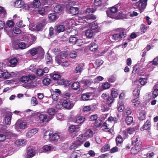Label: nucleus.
I'll return each instance as SVG.
<instances>
[{"label":"nucleus","instance_id":"34","mask_svg":"<svg viewBox=\"0 0 158 158\" xmlns=\"http://www.w3.org/2000/svg\"><path fill=\"white\" fill-rule=\"evenodd\" d=\"M52 133L48 131H46L44 134V138L45 140H49L50 141V138Z\"/></svg>","mask_w":158,"mask_h":158},{"label":"nucleus","instance_id":"41","mask_svg":"<svg viewBox=\"0 0 158 158\" xmlns=\"http://www.w3.org/2000/svg\"><path fill=\"white\" fill-rule=\"evenodd\" d=\"M72 89L74 90H77L80 87V84L79 82L77 81L74 82L72 85Z\"/></svg>","mask_w":158,"mask_h":158},{"label":"nucleus","instance_id":"62","mask_svg":"<svg viewBox=\"0 0 158 158\" xmlns=\"http://www.w3.org/2000/svg\"><path fill=\"white\" fill-rule=\"evenodd\" d=\"M103 61L101 60H97L95 62V64L96 65L97 67L99 66L103 63Z\"/></svg>","mask_w":158,"mask_h":158},{"label":"nucleus","instance_id":"50","mask_svg":"<svg viewBox=\"0 0 158 158\" xmlns=\"http://www.w3.org/2000/svg\"><path fill=\"white\" fill-rule=\"evenodd\" d=\"M20 129H24L27 126V123L25 122L19 124L18 126Z\"/></svg>","mask_w":158,"mask_h":158},{"label":"nucleus","instance_id":"57","mask_svg":"<svg viewBox=\"0 0 158 158\" xmlns=\"http://www.w3.org/2000/svg\"><path fill=\"white\" fill-rule=\"evenodd\" d=\"M153 96L154 98H156L158 95V89L153 87Z\"/></svg>","mask_w":158,"mask_h":158},{"label":"nucleus","instance_id":"7","mask_svg":"<svg viewBox=\"0 0 158 158\" xmlns=\"http://www.w3.org/2000/svg\"><path fill=\"white\" fill-rule=\"evenodd\" d=\"M61 95L60 90L59 89H56L52 94V98L54 101H56L59 98V96Z\"/></svg>","mask_w":158,"mask_h":158},{"label":"nucleus","instance_id":"4","mask_svg":"<svg viewBox=\"0 0 158 158\" xmlns=\"http://www.w3.org/2000/svg\"><path fill=\"white\" fill-rule=\"evenodd\" d=\"M121 5L122 6V4L119 3L114 6L109 8V11H110V13L109 12V18L115 19L117 17L116 14L117 12L118 8H121Z\"/></svg>","mask_w":158,"mask_h":158},{"label":"nucleus","instance_id":"48","mask_svg":"<svg viewBox=\"0 0 158 158\" xmlns=\"http://www.w3.org/2000/svg\"><path fill=\"white\" fill-rule=\"evenodd\" d=\"M131 101L132 103H134V106L135 107H138L140 103V102L139 101L138 99H132Z\"/></svg>","mask_w":158,"mask_h":158},{"label":"nucleus","instance_id":"27","mask_svg":"<svg viewBox=\"0 0 158 158\" xmlns=\"http://www.w3.org/2000/svg\"><path fill=\"white\" fill-rule=\"evenodd\" d=\"M75 121L74 122L78 123L81 124L83 123L85 120V118L83 116H78L76 118Z\"/></svg>","mask_w":158,"mask_h":158},{"label":"nucleus","instance_id":"20","mask_svg":"<svg viewBox=\"0 0 158 158\" xmlns=\"http://www.w3.org/2000/svg\"><path fill=\"white\" fill-rule=\"evenodd\" d=\"M91 95V93H84L81 95V98L83 100L87 101L90 99Z\"/></svg>","mask_w":158,"mask_h":158},{"label":"nucleus","instance_id":"11","mask_svg":"<svg viewBox=\"0 0 158 158\" xmlns=\"http://www.w3.org/2000/svg\"><path fill=\"white\" fill-rule=\"evenodd\" d=\"M39 50L42 53L44 52L43 49L41 47H39L37 49L35 48H32L29 50V52L32 56H33L36 54Z\"/></svg>","mask_w":158,"mask_h":158},{"label":"nucleus","instance_id":"23","mask_svg":"<svg viewBox=\"0 0 158 158\" xmlns=\"http://www.w3.org/2000/svg\"><path fill=\"white\" fill-rule=\"evenodd\" d=\"M26 140L19 139L16 140L15 142V144L18 146H24L26 144Z\"/></svg>","mask_w":158,"mask_h":158},{"label":"nucleus","instance_id":"35","mask_svg":"<svg viewBox=\"0 0 158 158\" xmlns=\"http://www.w3.org/2000/svg\"><path fill=\"white\" fill-rule=\"evenodd\" d=\"M79 128L78 126L72 125L69 127V131L70 132H73L77 131Z\"/></svg>","mask_w":158,"mask_h":158},{"label":"nucleus","instance_id":"59","mask_svg":"<svg viewBox=\"0 0 158 158\" xmlns=\"http://www.w3.org/2000/svg\"><path fill=\"white\" fill-rule=\"evenodd\" d=\"M31 103L33 106H35L38 103L37 99L35 97H32L31 99Z\"/></svg>","mask_w":158,"mask_h":158},{"label":"nucleus","instance_id":"10","mask_svg":"<svg viewBox=\"0 0 158 158\" xmlns=\"http://www.w3.org/2000/svg\"><path fill=\"white\" fill-rule=\"evenodd\" d=\"M139 138L136 136L133 137L131 139V144L133 146L142 147L141 143L139 141Z\"/></svg>","mask_w":158,"mask_h":158},{"label":"nucleus","instance_id":"51","mask_svg":"<svg viewBox=\"0 0 158 158\" xmlns=\"http://www.w3.org/2000/svg\"><path fill=\"white\" fill-rule=\"evenodd\" d=\"M102 0H95L94 3V5L96 6H100L102 5Z\"/></svg>","mask_w":158,"mask_h":158},{"label":"nucleus","instance_id":"37","mask_svg":"<svg viewBox=\"0 0 158 158\" xmlns=\"http://www.w3.org/2000/svg\"><path fill=\"white\" fill-rule=\"evenodd\" d=\"M77 141L78 143H82L85 140V137L83 135H80L77 138Z\"/></svg>","mask_w":158,"mask_h":158},{"label":"nucleus","instance_id":"17","mask_svg":"<svg viewBox=\"0 0 158 158\" xmlns=\"http://www.w3.org/2000/svg\"><path fill=\"white\" fill-rule=\"evenodd\" d=\"M79 8L77 7H71L69 9V13L73 15H75L79 13Z\"/></svg>","mask_w":158,"mask_h":158},{"label":"nucleus","instance_id":"25","mask_svg":"<svg viewBox=\"0 0 158 158\" xmlns=\"http://www.w3.org/2000/svg\"><path fill=\"white\" fill-rule=\"evenodd\" d=\"M89 49L91 51L94 52L97 50L98 46L97 44L94 43H92L89 45Z\"/></svg>","mask_w":158,"mask_h":158},{"label":"nucleus","instance_id":"38","mask_svg":"<svg viewBox=\"0 0 158 158\" xmlns=\"http://www.w3.org/2000/svg\"><path fill=\"white\" fill-rule=\"evenodd\" d=\"M62 10V7L60 5L56 6L54 8V11L55 13H59L61 12Z\"/></svg>","mask_w":158,"mask_h":158},{"label":"nucleus","instance_id":"13","mask_svg":"<svg viewBox=\"0 0 158 158\" xmlns=\"http://www.w3.org/2000/svg\"><path fill=\"white\" fill-rule=\"evenodd\" d=\"M66 54L63 52H60L59 56H57L56 58V61L58 64H60L61 62V59H64L66 57Z\"/></svg>","mask_w":158,"mask_h":158},{"label":"nucleus","instance_id":"8","mask_svg":"<svg viewBox=\"0 0 158 158\" xmlns=\"http://www.w3.org/2000/svg\"><path fill=\"white\" fill-rule=\"evenodd\" d=\"M111 95L112 97L110 98L109 97V107H110V104H111L113 102L114 99V98H115L117 97L118 93L117 89H115L113 88L111 90Z\"/></svg>","mask_w":158,"mask_h":158},{"label":"nucleus","instance_id":"16","mask_svg":"<svg viewBox=\"0 0 158 158\" xmlns=\"http://www.w3.org/2000/svg\"><path fill=\"white\" fill-rule=\"evenodd\" d=\"M7 116L5 118V122L6 124L9 125L11 123V117L12 114L11 112H7Z\"/></svg>","mask_w":158,"mask_h":158},{"label":"nucleus","instance_id":"24","mask_svg":"<svg viewBox=\"0 0 158 158\" xmlns=\"http://www.w3.org/2000/svg\"><path fill=\"white\" fill-rule=\"evenodd\" d=\"M46 24L45 21L44 20L41 23L37 25L35 28L37 30L40 31L41 30Z\"/></svg>","mask_w":158,"mask_h":158},{"label":"nucleus","instance_id":"49","mask_svg":"<svg viewBox=\"0 0 158 158\" xmlns=\"http://www.w3.org/2000/svg\"><path fill=\"white\" fill-rule=\"evenodd\" d=\"M140 31L141 34L144 33L147 31V27L144 24H142L140 27Z\"/></svg>","mask_w":158,"mask_h":158},{"label":"nucleus","instance_id":"18","mask_svg":"<svg viewBox=\"0 0 158 158\" xmlns=\"http://www.w3.org/2000/svg\"><path fill=\"white\" fill-rule=\"evenodd\" d=\"M134 146L131 148V152L132 154L135 155L141 150L142 147Z\"/></svg>","mask_w":158,"mask_h":158},{"label":"nucleus","instance_id":"15","mask_svg":"<svg viewBox=\"0 0 158 158\" xmlns=\"http://www.w3.org/2000/svg\"><path fill=\"white\" fill-rule=\"evenodd\" d=\"M35 155V151L32 149L29 148L28 149L26 157L27 158H31L34 156Z\"/></svg>","mask_w":158,"mask_h":158},{"label":"nucleus","instance_id":"2","mask_svg":"<svg viewBox=\"0 0 158 158\" xmlns=\"http://www.w3.org/2000/svg\"><path fill=\"white\" fill-rule=\"evenodd\" d=\"M117 31L119 32L118 34H115L113 35L112 38L115 40H118L119 39L122 40L125 38L127 36L126 30L123 28H118L116 30Z\"/></svg>","mask_w":158,"mask_h":158},{"label":"nucleus","instance_id":"26","mask_svg":"<svg viewBox=\"0 0 158 158\" xmlns=\"http://www.w3.org/2000/svg\"><path fill=\"white\" fill-rule=\"evenodd\" d=\"M93 132L90 129H88L85 133L84 136L86 139H88L91 137L93 135Z\"/></svg>","mask_w":158,"mask_h":158},{"label":"nucleus","instance_id":"64","mask_svg":"<svg viewBox=\"0 0 158 158\" xmlns=\"http://www.w3.org/2000/svg\"><path fill=\"white\" fill-rule=\"evenodd\" d=\"M36 74L39 76H41L43 75L44 74L43 70L40 69H37L36 71Z\"/></svg>","mask_w":158,"mask_h":158},{"label":"nucleus","instance_id":"6","mask_svg":"<svg viewBox=\"0 0 158 158\" xmlns=\"http://www.w3.org/2000/svg\"><path fill=\"white\" fill-rule=\"evenodd\" d=\"M76 31L74 29H73L69 32V35H70V37L69 39V42L70 43L75 44L76 43V41H77V38L75 37H73L72 36V35H73V33L74 34H76V33H75Z\"/></svg>","mask_w":158,"mask_h":158},{"label":"nucleus","instance_id":"60","mask_svg":"<svg viewBox=\"0 0 158 158\" xmlns=\"http://www.w3.org/2000/svg\"><path fill=\"white\" fill-rule=\"evenodd\" d=\"M3 77L5 79H8L10 77V73L7 72H5L3 73Z\"/></svg>","mask_w":158,"mask_h":158},{"label":"nucleus","instance_id":"55","mask_svg":"<svg viewBox=\"0 0 158 158\" xmlns=\"http://www.w3.org/2000/svg\"><path fill=\"white\" fill-rule=\"evenodd\" d=\"M103 79L104 78L103 77L101 76H99L95 78L94 80L95 83H97L102 81Z\"/></svg>","mask_w":158,"mask_h":158},{"label":"nucleus","instance_id":"54","mask_svg":"<svg viewBox=\"0 0 158 158\" xmlns=\"http://www.w3.org/2000/svg\"><path fill=\"white\" fill-rule=\"evenodd\" d=\"M102 124V121L101 120L98 119L95 121L94 123V125L96 127H99L101 126Z\"/></svg>","mask_w":158,"mask_h":158},{"label":"nucleus","instance_id":"3","mask_svg":"<svg viewBox=\"0 0 158 158\" xmlns=\"http://www.w3.org/2000/svg\"><path fill=\"white\" fill-rule=\"evenodd\" d=\"M95 10H94L93 8H88L85 10V13L87 15L91 14V15H87L85 16H83L82 17V19L87 23H89L88 21L91 19H96V17L94 15H92V14L94 13Z\"/></svg>","mask_w":158,"mask_h":158},{"label":"nucleus","instance_id":"44","mask_svg":"<svg viewBox=\"0 0 158 158\" xmlns=\"http://www.w3.org/2000/svg\"><path fill=\"white\" fill-rule=\"evenodd\" d=\"M50 76L52 77L53 79L54 80H57L58 81L60 78V75L56 73H51L50 74Z\"/></svg>","mask_w":158,"mask_h":158},{"label":"nucleus","instance_id":"29","mask_svg":"<svg viewBox=\"0 0 158 158\" xmlns=\"http://www.w3.org/2000/svg\"><path fill=\"white\" fill-rule=\"evenodd\" d=\"M147 78H140L139 81H136L134 82V84H138V83H139L142 85H144L147 83Z\"/></svg>","mask_w":158,"mask_h":158},{"label":"nucleus","instance_id":"30","mask_svg":"<svg viewBox=\"0 0 158 158\" xmlns=\"http://www.w3.org/2000/svg\"><path fill=\"white\" fill-rule=\"evenodd\" d=\"M125 121L127 125H130L133 122V118L132 116H127Z\"/></svg>","mask_w":158,"mask_h":158},{"label":"nucleus","instance_id":"33","mask_svg":"<svg viewBox=\"0 0 158 158\" xmlns=\"http://www.w3.org/2000/svg\"><path fill=\"white\" fill-rule=\"evenodd\" d=\"M85 35L87 37L91 38L94 35V32L92 29H88L86 31Z\"/></svg>","mask_w":158,"mask_h":158},{"label":"nucleus","instance_id":"43","mask_svg":"<svg viewBox=\"0 0 158 158\" xmlns=\"http://www.w3.org/2000/svg\"><path fill=\"white\" fill-rule=\"evenodd\" d=\"M40 5V2L39 0H34L33 1L32 5L35 8H38Z\"/></svg>","mask_w":158,"mask_h":158},{"label":"nucleus","instance_id":"12","mask_svg":"<svg viewBox=\"0 0 158 158\" xmlns=\"http://www.w3.org/2000/svg\"><path fill=\"white\" fill-rule=\"evenodd\" d=\"M89 26L92 30H95V32H97L99 31L100 28L98 27L97 23L93 22L90 23Z\"/></svg>","mask_w":158,"mask_h":158},{"label":"nucleus","instance_id":"39","mask_svg":"<svg viewBox=\"0 0 158 158\" xmlns=\"http://www.w3.org/2000/svg\"><path fill=\"white\" fill-rule=\"evenodd\" d=\"M81 145V143H78V142L76 141L73 143L70 146V149H75L78 147L80 146Z\"/></svg>","mask_w":158,"mask_h":158},{"label":"nucleus","instance_id":"56","mask_svg":"<svg viewBox=\"0 0 158 158\" xmlns=\"http://www.w3.org/2000/svg\"><path fill=\"white\" fill-rule=\"evenodd\" d=\"M136 130V128L135 127L133 128H129L126 129L128 132V133L129 134H132Z\"/></svg>","mask_w":158,"mask_h":158},{"label":"nucleus","instance_id":"19","mask_svg":"<svg viewBox=\"0 0 158 158\" xmlns=\"http://www.w3.org/2000/svg\"><path fill=\"white\" fill-rule=\"evenodd\" d=\"M151 127V123L149 120H147L146 122L145 123L144 125L141 128V131L144 130H149L150 129Z\"/></svg>","mask_w":158,"mask_h":158},{"label":"nucleus","instance_id":"9","mask_svg":"<svg viewBox=\"0 0 158 158\" xmlns=\"http://www.w3.org/2000/svg\"><path fill=\"white\" fill-rule=\"evenodd\" d=\"M38 131V128H34L30 130L27 132L26 136L27 138H30L37 133Z\"/></svg>","mask_w":158,"mask_h":158},{"label":"nucleus","instance_id":"47","mask_svg":"<svg viewBox=\"0 0 158 158\" xmlns=\"http://www.w3.org/2000/svg\"><path fill=\"white\" fill-rule=\"evenodd\" d=\"M51 81V80L50 79L45 77L43 80V83L44 85H48L50 84Z\"/></svg>","mask_w":158,"mask_h":158},{"label":"nucleus","instance_id":"46","mask_svg":"<svg viewBox=\"0 0 158 158\" xmlns=\"http://www.w3.org/2000/svg\"><path fill=\"white\" fill-rule=\"evenodd\" d=\"M65 30L64 27L61 25H59L57 27L56 30L58 32H60L64 31Z\"/></svg>","mask_w":158,"mask_h":158},{"label":"nucleus","instance_id":"31","mask_svg":"<svg viewBox=\"0 0 158 158\" xmlns=\"http://www.w3.org/2000/svg\"><path fill=\"white\" fill-rule=\"evenodd\" d=\"M42 148L44 152L52 151L54 149V148L49 145H44Z\"/></svg>","mask_w":158,"mask_h":158},{"label":"nucleus","instance_id":"53","mask_svg":"<svg viewBox=\"0 0 158 158\" xmlns=\"http://www.w3.org/2000/svg\"><path fill=\"white\" fill-rule=\"evenodd\" d=\"M46 58L47 60V63L48 64H50L51 62L52 57L50 55L49 53L48 52L46 54Z\"/></svg>","mask_w":158,"mask_h":158},{"label":"nucleus","instance_id":"14","mask_svg":"<svg viewBox=\"0 0 158 158\" xmlns=\"http://www.w3.org/2000/svg\"><path fill=\"white\" fill-rule=\"evenodd\" d=\"M39 119L41 123H43L45 122H48L49 121L47 117V115L44 114H40L39 116Z\"/></svg>","mask_w":158,"mask_h":158},{"label":"nucleus","instance_id":"21","mask_svg":"<svg viewBox=\"0 0 158 158\" xmlns=\"http://www.w3.org/2000/svg\"><path fill=\"white\" fill-rule=\"evenodd\" d=\"M24 5V2L21 0L16 1L14 3L15 6L16 8H21Z\"/></svg>","mask_w":158,"mask_h":158},{"label":"nucleus","instance_id":"22","mask_svg":"<svg viewBox=\"0 0 158 158\" xmlns=\"http://www.w3.org/2000/svg\"><path fill=\"white\" fill-rule=\"evenodd\" d=\"M60 138V135L57 134H53L51 135L50 141L51 142H56Z\"/></svg>","mask_w":158,"mask_h":158},{"label":"nucleus","instance_id":"52","mask_svg":"<svg viewBox=\"0 0 158 158\" xmlns=\"http://www.w3.org/2000/svg\"><path fill=\"white\" fill-rule=\"evenodd\" d=\"M56 112L55 110L54 109L52 108L49 109L48 110V114L49 115L51 116L54 115Z\"/></svg>","mask_w":158,"mask_h":158},{"label":"nucleus","instance_id":"32","mask_svg":"<svg viewBox=\"0 0 158 158\" xmlns=\"http://www.w3.org/2000/svg\"><path fill=\"white\" fill-rule=\"evenodd\" d=\"M83 66L81 64H78L75 69L74 72L76 73H80L83 70Z\"/></svg>","mask_w":158,"mask_h":158},{"label":"nucleus","instance_id":"5","mask_svg":"<svg viewBox=\"0 0 158 158\" xmlns=\"http://www.w3.org/2000/svg\"><path fill=\"white\" fill-rule=\"evenodd\" d=\"M63 100L61 105L64 108L69 109L73 106V103L68 99H63Z\"/></svg>","mask_w":158,"mask_h":158},{"label":"nucleus","instance_id":"58","mask_svg":"<svg viewBox=\"0 0 158 158\" xmlns=\"http://www.w3.org/2000/svg\"><path fill=\"white\" fill-rule=\"evenodd\" d=\"M48 18L52 20H55L56 19V18L54 13H51L49 15Z\"/></svg>","mask_w":158,"mask_h":158},{"label":"nucleus","instance_id":"1","mask_svg":"<svg viewBox=\"0 0 158 158\" xmlns=\"http://www.w3.org/2000/svg\"><path fill=\"white\" fill-rule=\"evenodd\" d=\"M147 0H139V1L134 3L132 6L135 8L138 9L140 13L143 12L147 5Z\"/></svg>","mask_w":158,"mask_h":158},{"label":"nucleus","instance_id":"42","mask_svg":"<svg viewBox=\"0 0 158 158\" xmlns=\"http://www.w3.org/2000/svg\"><path fill=\"white\" fill-rule=\"evenodd\" d=\"M18 60L16 58H13L10 60V66L12 67L15 66L17 64Z\"/></svg>","mask_w":158,"mask_h":158},{"label":"nucleus","instance_id":"40","mask_svg":"<svg viewBox=\"0 0 158 158\" xmlns=\"http://www.w3.org/2000/svg\"><path fill=\"white\" fill-rule=\"evenodd\" d=\"M116 141L117 145H120L121 143L123 141V139L122 137L120 135H118L116 139Z\"/></svg>","mask_w":158,"mask_h":158},{"label":"nucleus","instance_id":"61","mask_svg":"<svg viewBox=\"0 0 158 158\" xmlns=\"http://www.w3.org/2000/svg\"><path fill=\"white\" fill-rule=\"evenodd\" d=\"M89 118L90 121H93L97 120L98 117L97 114H94L90 116Z\"/></svg>","mask_w":158,"mask_h":158},{"label":"nucleus","instance_id":"28","mask_svg":"<svg viewBox=\"0 0 158 158\" xmlns=\"http://www.w3.org/2000/svg\"><path fill=\"white\" fill-rule=\"evenodd\" d=\"M140 93V90L139 88L135 89L133 91V99H138Z\"/></svg>","mask_w":158,"mask_h":158},{"label":"nucleus","instance_id":"45","mask_svg":"<svg viewBox=\"0 0 158 158\" xmlns=\"http://www.w3.org/2000/svg\"><path fill=\"white\" fill-rule=\"evenodd\" d=\"M20 81L24 83H26L29 81L27 76H22L20 78Z\"/></svg>","mask_w":158,"mask_h":158},{"label":"nucleus","instance_id":"63","mask_svg":"<svg viewBox=\"0 0 158 158\" xmlns=\"http://www.w3.org/2000/svg\"><path fill=\"white\" fill-rule=\"evenodd\" d=\"M77 55V52H76L73 51L71 52L69 54V56L72 58L76 57Z\"/></svg>","mask_w":158,"mask_h":158},{"label":"nucleus","instance_id":"36","mask_svg":"<svg viewBox=\"0 0 158 158\" xmlns=\"http://www.w3.org/2000/svg\"><path fill=\"white\" fill-rule=\"evenodd\" d=\"M138 119L140 120H143L145 118V114L144 111L142 110L138 116Z\"/></svg>","mask_w":158,"mask_h":158}]
</instances>
